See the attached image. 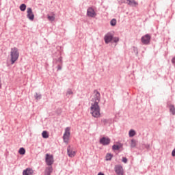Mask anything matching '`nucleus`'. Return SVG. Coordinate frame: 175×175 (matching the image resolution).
<instances>
[{
	"instance_id": "obj_37",
	"label": "nucleus",
	"mask_w": 175,
	"mask_h": 175,
	"mask_svg": "<svg viewBox=\"0 0 175 175\" xmlns=\"http://www.w3.org/2000/svg\"><path fill=\"white\" fill-rule=\"evenodd\" d=\"M58 111H59V114H61V112H62L61 109H58Z\"/></svg>"
},
{
	"instance_id": "obj_5",
	"label": "nucleus",
	"mask_w": 175,
	"mask_h": 175,
	"mask_svg": "<svg viewBox=\"0 0 175 175\" xmlns=\"http://www.w3.org/2000/svg\"><path fill=\"white\" fill-rule=\"evenodd\" d=\"M69 137H70V128L66 127L65 129V133L63 135V140L64 143H68Z\"/></svg>"
},
{
	"instance_id": "obj_34",
	"label": "nucleus",
	"mask_w": 175,
	"mask_h": 175,
	"mask_svg": "<svg viewBox=\"0 0 175 175\" xmlns=\"http://www.w3.org/2000/svg\"><path fill=\"white\" fill-rule=\"evenodd\" d=\"M146 148H147V149H148V148H150V145L149 144H148V145H146Z\"/></svg>"
},
{
	"instance_id": "obj_31",
	"label": "nucleus",
	"mask_w": 175,
	"mask_h": 175,
	"mask_svg": "<svg viewBox=\"0 0 175 175\" xmlns=\"http://www.w3.org/2000/svg\"><path fill=\"white\" fill-rule=\"evenodd\" d=\"M57 68V71L61 70L62 69V64H58Z\"/></svg>"
},
{
	"instance_id": "obj_1",
	"label": "nucleus",
	"mask_w": 175,
	"mask_h": 175,
	"mask_svg": "<svg viewBox=\"0 0 175 175\" xmlns=\"http://www.w3.org/2000/svg\"><path fill=\"white\" fill-rule=\"evenodd\" d=\"M94 98H92L94 103L91 104L90 111L92 117L94 118H99L100 117V107H99V102H100V93L96 90H94Z\"/></svg>"
},
{
	"instance_id": "obj_27",
	"label": "nucleus",
	"mask_w": 175,
	"mask_h": 175,
	"mask_svg": "<svg viewBox=\"0 0 175 175\" xmlns=\"http://www.w3.org/2000/svg\"><path fill=\"white\" fill-rule=\"evenodd\" d=\"M133 51L135 53V55L139 54V49L136 46H133Z\"/></svg>"
},
{
	"instance_id": "obj_2",
	"label": "nucleus",
	"mask_w": 175,
	"mask_h": 175,
	"mask_svg": "<svg viewBox=\"0 0 175 175\" xmlns=\"http://www.w3.org/2000/svg\"><path fill=\"white\" fill-rule=\"evenodd\" d=\"M10 61H11V65H13L17 59H18V57H20V53L18 52V49L16 47H14L11 49L10 52Z\"/></svg>"
},
{
	"instance_id": "obj_19",
	"label": "nucleus",
	"mask_w": 175,
	"mask_h": 175,
	"mask_svg": "<svg viewBox=\"0 0 175 175\" xmlns=\"http://www.w3.org/2000/svg\"><path fill=\"white\" fill-rule=\"evenodd\" d=\"M70 95H73V92L72 91V89H70V88L67 90V92L66 93V96H67V98H69Z\"/></svg>"
},
{
	"instance_id": "obj_13",
	"label": "nucleus",
	"mask_w": 175,
	"mask_h": 175,
	"mask_svg": "<svg viewBox=\"0 0 175 175\" xmlns=\"http://www.w3.org/2000/svg\"><path fill=\"white\" fill-rule=\"evenodd\" d=\"M51 173H53V166L48 165V167L45 168L44 175H51Z\"/></svg>"
},
{
	"instance_id": "obj_24",
	"label": "nucleus",
	"mask_w": 175,
	"mask_h": 175,
	"mask_svg": "<svg viewBox=\"0 0 175 175\" xmlns=\"http://www.w3.org/2000/svg\"><path fill=\"white\" fill-rule=\"evenodd\" d=\"M120 148H121V146H120V145H116V144H114V145L112 146V150H113V151L118 150H120Z\"/></svg>"
},
{
	"instance_id": "obj_35",
	"label": "nucleus",
	"mask_w": 175,
	"mask_h": 175,
	"mask_svg": "<svg viewBox=\"0 0 175 175\" xmlns=\"http://www.w3.org/2000/svg\"><path fill=\"white\" fill-rule=\"evenodd\" d=\"M126 0H121V3H125V1H126Z\"/></svg>"
},
{
	"instance_id": "obj_22",
	"label": "nucleus",
	"mask_w": 175,
	"mask_h": 175,
	"mask_svg": "<svg viewBox=\"0 0 175 175\" xmlns=\"http://www.w3.org/2000/svg\"><path fill=\"white\" fill-rule=\"evenodd\" d=\"M110 24L111 27H116V25H117V20L116 18H113L112 20H111Z\"/></svg>"
},
{
	"instance_id": "obj_18",
	"label": "nucleus",
	"mask_w": 175,
	"mask_h": 175,
	"mask_svg": "<svg viewBox=\"0 0 175 175\" xmlns=\"http://www.w3.org/2000/svg\"><path fill=\"white\" fill-rule=\"evenodd\" d=\"M19 9L21 12H25L27 9V5L23 3L20 5Z\"/></svg>"
},
{
	"instance_id": "obj_6",
	"label": "nucleus",
	"mask_w": 175,
	"mask_h": 175,
	"mask_svg": "<svg viewBox=\"0 0 175 175\" xmlns=\"http://www.w3.org/2000/svg\"><path fill=\"white\" fill-rule=\"evenodd\" d=\"M114 170L117 175H124V169L122 168V165H116Z\"/></svg>"
},
{
	"instance_id": "obj_10",
	"label": "nucleus",
	"mask_w": 175,
	"mask_h": 175,
	"mask_svg": "<svg viewBox=\"0 0 175 175\" xmlns=\"http://www.w3.org/2000/svg\"><path fill=\"white\" fill-rule=\"evenodd\" d=\"M67 154L70 158H73L76 155V152L73 151V149H72V147L70 146H68L67 148Z\"/></svg>"
},
{
	"instance_id": "obj_8",
	"label": "nucleus",
	"mask_w": 175,
	"mask_h": 175,
	"mask_svg": "<svg viewBox=\"0 0 175 175\" xmlns=\"http://www.w3.org/2000/svg\"><path fill=\"white\" fill-rule=\"evenodd\" d=\"M87 16L88 17H96V12H95V10L92 8V7H90L87 10Z\"/></svg>"
},
{
	"instance_id": "obj_30",
	"label": "nucleus",
	"mask_w": 175,
	"mask_h": 175,
	"mask_svg": "<svg viewBox=\"0 0 175 175\" xmlns=\"http://www.w3.org/2000/svg\"><path fill=\"white\" fill-rule=\"evenodd\" d=\"M101 121L103 122L104 125H107V124L109 123V120L107 119H103Z\"/></svg>"
},
{
	"instance_id": "obj_20",
	"label": "nucleus",
	"mask_w": 175,
	"mask_h": 175,
	"mask_svg": "<svg viewBox=\"0 0 175 175\" xmlns=\"http://www.w3.org/2000/svg\"><path fill=\"white\" fill-rule=\"evenodd\" d=\"M42 136L43 139H48L49 133L46 131H44L42 133Z\"/></svg>"
},
{
	"instance_id": "obj_29",
	"label": "nucleus",
	"mask_w": 175,
	"mask_h": 175,
	"mask_svg": "<svg viewBox=\"0 0 175 175\" xmlns=\"http://www.w3.org/2000/svg\"><path fill=\"white\" fill-rule=\"evenodd\" d=\"M112 40L114 43H118V42H120V38L118 37H113Z\"/></svg>"
},
{
	"instance_id": "obj_14",
	"label": "nucleus",
	"mask_w": 175,
	"mask_h": 175,
	"mask_svg": "<svg viewBox=\"0 0 175 175\" xmlns=\"http://www.w3.org/2000/svg\"><path fill=\"white\" fill-rule=\"evenodd\" d=\"M126 5L129 6H137L138 3L135 0H126L124 1Z\"/></svg>"
},
{
	"instance_id": "obj_4",
	"label": "nucleus",
	"mask_w": 175,
	"mask_h": 175,
	"mask_svg": "<svg viewBox=\"0 0 175 175\" xmlns=\"http://www.w3.org/2000/svg\"><path fill=\"white\" fill-rule=\"evenodd\" d=\"M141 42L143 44L146 46L150 44V42H151V36L150 34H146L141 38Z\"/></svg>"
},
{
	"instance_id": "obj_23",
	"label": "nucleus",
	"mask_w": 175,
	"mask_h": 175,
	"mask_svg": "<svg viewBox=\"0 0 175 175\" xmlns=\"http://www.w3.org/2000/svg\"><path fill=\"white\" fill-rule=\"evenodd\" d=\"M18 153L20 154V155H25V148H20Z\"/></svg>"
},
{
	"instance_id": "obj_26",
	"label": "nucleus",
	"mask_w": 175,
	"mask_h": 175,
	"mask_svg": "<svg viewBox=\"0 0 175 175\" xmlns=\"http://www.w3.org/2000/svg\"><path fill=\"white\" fill-rule=\"evenodd\" d=\"M34 97L36 99V100H39L42 99V94H39L36 92V94L34 95Z\"/></svg>"
},
{
	"instance_id": "obj_28",
	"label": "nucleus",
	"mask_w": 175,
	"mask_h": 175,
	"mask_svg": "<svg viewBox=\"0 0 175 175\" xmlns=\"http://www.w3.org/2000/svg\"><path fill=\"white\" fill-rule=\"evenodd\" d=\"M56 64H60L61 65H62V57H60L56 59Z\"/></svg>"
},
{
	"instance_id": "obj_33",
	"label": "nucleus",
	"mask_w": 175,
	"mask_h": 175,
	"mask_svg": "<svg viewBox=\"0 0 175 175\" xmlns=\"http://www.w3.org/2000/svg\"><path fill=\"white\" fill-rule=\"evenodd\" d=\"M172 64H175V56L172 59Z\"/></svg>"
},
{
	"instance_id": "obj_9",
	"label": "nucleus",
	"mask_w": 175,
	"mask_h": 175,
	"mask_svg": "<svg viewBox=\"0 0 175 175\" xmlns=\"http://www.w3.org/2000/svg\"><path fill=\"white\" fill-rule=\"evenodd\" d=\"M27 13V18H29V20H31V21H33V20L35 19V14H33V12H32V8H28Z\"/></svg>"
},
{
	"instance_id": "obj_17",
	"label": "nucleus",
	"mask_w": 175,
	"mask_h": 175,
	"mask_svg": "<svg viewBox=\"0 0 175 175\" xmlns=\"http://www.w3.org/2000/svg\"><path fill=\"white\" fill-rule=\"evenodd\" d=\"M135 135H136V131H135V130L131 129L129 131V137H133V136H135Z\"/></svg>"
},
{
	"instance_id": "obj_12",
	"label": "nucleus",
	"mask_w": 175,
	"mask_h": 175,
	"mask_svg": "<svg viewBox=\"0 0 175 175\" xmlns=\"http://www.w3.org/2000/svg\"><path fill=\"white\" fill-rule=\"evenodd\" d=\"M23 175H33V170L32 168H26L23 172Z\"/></svg>"
},
{
	"instance_id": "obj_32",
	"label": "nucleus",
	"mask_w": 175,
	"mask_h": 175,
	"mask_svg": "<svg viewBox=\"0 0 175 175\" xmlns=\"http://www.w3.org/2000/svg\"><path fill=\"white\" fill-rule=\"evenodd\" d=\"M122 162H124V163H126L128 162V159H126V157H122Z\"/></svg>"
},
{
	"instance_id": "obj_3",
	"label": "nucleus",
	"mask_w": 175,
	"mask_h": 175,
	"mask_svg": "<svg viewBox=\"0 0 175 175\" xmlns=\"http://www.w3.org/2000/svg\"><path fill=\"white\" fill-rule=\"evenodd\" d=\"M45 162L48 166H52L54 163V156L49 153L46 154Z\"/></svg>"
},
{
	"instance_id": "obj_25",
	"label": "nucleus",
	"mask_w": 175,
	"mask_h": 175,
	"mask_svg": "<svg viewBox=\"0 0 175 175\" xmlns=\"http://www.w3.org/2000/svg\"><path fill=\"white\" fill-rule=\"evenodd\" d=\"M131 148H135V147H136V140L135 139H131Z\"/></svg>"
},
{
	"instance_id": "obj_16",
	"label": "nucleus",
	"mask_w": 175,
	"mask_h": 175,
	"mask_svg": "<svg viewBox=\"0 0 175 175\" xmlns=\"http://www.w3.org/2000/svg\"><path fill=\"white\" fill-rule=\"evenodd\" d=\"M51 14H52V16L47 15L48 20L49 21H55V14H54V12H51Z\"/></svg>"
},
{
	"instance_id": "obj_7",
	"label": "nucleus",
	"mask_w": 175,
	"mask_h": 175,
	"mask_svg": "<svg viewBox=\"0 0 175 175\" xmlns=\"http://www.w3.org/2000/svg\"><path fill=\"white\" fill-rule=\"evenodd\" d=\"M110 142H111V139H110V138L103 137L100 139L99 143L103 146H109V144H110Z\"/></svg>"
},
{
	"instance_id": "obj_11",
	"label": "nucleus",
	"mask_w": 175,
	"mask_h": 175,
	"mask_svg": "<svg viewBox=\"0 0 175 175\" xmlns=\"http://www.w3.org/2000/svg\"><path fill=\"white\" fill-rule=\"evenodd\" d=\"M104 40L106 44H109V43H110V42L113 40V35H111V33H107L105 36Z\"/></svg>"
},
{
	"instance_id": "obj_36",
	"label": "nucleus",
	"mask_w": 175,
	"mask_h": 175,
	"mask_svg": "<svg viewBox=\"0 0 175 175\" xmlns=\"http://www.w3.org/2000/svg\"><path fill=\"white\" fill-rule=\"evenodd\" d=\"M98 175H105V174H103V173H102V172H99V173L98 174Z\"/></svg>"
},
{
	"instance_id": "obj_21",
	"label": "nucleus",
	"mask_w": 175,
	"mask_h": 175,
	"mask_svg": "<svg viewBox=\"0 0 175 175\" xmlns=\"http://www.w3.org/2000/svg\"><path fill=\"white\" fill-rule=\"evenodd\" d=\"M113 155L111 153H107L106 154V161H111V158H113Z\"/></svg>"
},
{
	"instance_id": "obj_15",
	"label": "nucleus",
	"mask_w": 175,
	"mask_h": 175,
	"mask_svg": "<svg viewBox=\"0 0 175 175\" xmlns=\"http://www.w3.org/2000/svg\"><path fill=\"white\" fill-rule=\"evenodd\" d=\"M168 107L170 109V113H171V114L172 116H175V107H174V105L173 104H170L168 105Z\"/></svg>"
}]
</instances>
